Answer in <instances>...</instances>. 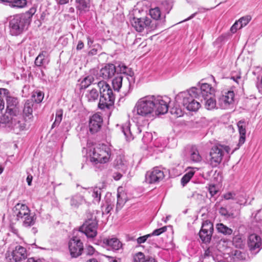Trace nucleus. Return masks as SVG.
Wrapping results in <instances>:
<instances>
[{"label":"nucleus","instance_id":"obj_1","mask_svg":"<svg viewBox=\"0 0 262 262\" xmlns=\"http://www.w3.org/2000/svg\"><path fill=\"white\" fill-rule=\"evenodd\" d=\"M6 97L7 107L5 114L0 117V124L17 134L26 126L21 114V106L17 97L8 94Z\"/></svg>","mask_w":262,"mask_h":262},{"label":"nucleus","instance_id":"obj_2","mask_svg":"<svg viewBox=\"0 0 262 262\" xmlns=\"http://www.w3.org/2000/svg\"><path fill=\"white\" fill-rule=\"evenodd\" d=\"M167 100L161 96L148 95L138 100L135 110L138 115L144 117L164 114L168 110Z\"/></svg>","mask_w":262,"mask_h":262},{"label":"nucleus","instance_id":"obj_3","mask_svg":"<svg viewBox=\"0 0 262 262\" xmlns=\"http://www.w3.org/2000/svg\"><path fill=\"white\" fill-rule=\"evenodd\" d=\"M200 96L199 88L192 87L187 91L179 93L176 96L177 102L181 103L188 111L196 112L201 107V104L195 100Z\"/></svg>","mask_w":262,"mask_h":262},{"label":"nucleus","instance_id":"obj_4","mask_svg":"<svg viewBox=\"0 0 262 262\" xmlns=\"http://www.w3.org/2000/svg\"><path fill=\"white\" fill-rule=\"evenodd\" d=\"M100 94L98 107L102 110H111L113 107L115 96L110 86L103 80L97 83Z\"/></svg>","mask_w":262,"mask_h":262},{"label":"nucleus","instance_id":"obj_5","mask_svg":"<svg viewBox=\"0 0 262 262\" xmlns=\"http://www.w3.org/2000/svg\"><path fill=\"white\" fill-rule=\"evenodd\" d=\"M13 211L17 220L22 222L24 227H30L35 224L36 217L30 213V210L26 205L17 203L15 206Z\"/></svg>","mask_w":262,"mask_h":262},{"label":"nucleus","instance_id":"obj_6","mask_svg":"<svg viewBox=\"0 0 262 262\" xmlns=\"http://www.w3.org/2000/svg\"><path fill=\"white\" fill-rule=\"evenodd\" d=\"M111 155V150L105 145L95 147L92 154H90V161L94 164L105 163L109 161Z\"/></svg>","mask_w":262,"mask_h":262},{"label":"nucleus","instance_id":"obj_7","mask_svg":"<svg viewBox=\"0 0 262 262\" xmlns=\"http://www.w3.org/2000/svg\"><path fill=\"white\" fill-rule=\"evenodd\" d=\"M230 150L228 146L220 145L212 147L209 154V163L213 167L217 166L221 163L225 152L228 154Z\"/></svg>","mask_w":262,"mask_h":262},{"label":"nucleus","instance_id":"obj_8","mask_svg":"<svg viewBox=\"0 0 262 262\" xmlns=\"http://www.w3.org/2000/svg\"><path fill=\"white\" fill-rule=\"evenodd\" d=\"M134 82L135 78L133 76L128 77L117 73L112 80V85L115 91H119L122 88L126 93L129 92Z\"/></svg>","mask_w":262,"mask_h":262},{"label":"nucleus","instance_id":"obj_9","mask_svg":"<svg viewBox=\"0 0 262 262\" xmlns=\"http://www.w3.org/2000/svg\"><path fill=\"white\" fill-rule=\"evenodd\" d=\"M31 17H14L10 21V32L12 35L17 36L27 29Z\"/></svg>","mask_w":262,"mask_h":262},{"label":"nucleus","instance_id":"obj_10","mask_svg":"<svg viewBox=\"0 0 262 262\" xmlns=\"http://www.w3.org/2000/svg\"><path fill=\"white\" fill-rule=\"evenodd\" d=\"M69 249L72 257H77L81 255L83 251V245L80 238L77 236H73L69 242Z\"/></svg>","mask_w":262,"mask_h":262},{"label":"nucleus","instance_id":"obj_11","mask_svg":"<svg viewBox=\"0 0 262 262\" xmlns=\"http://www.w3.org/2000/svg\"><path fill=\"white\" fill-rule=\"evenodd\" d=\"M213 230V225L211 222L206 220L203 222L202 227L199 234L200 238L203 243H210Z\"/></svg>","mask_w":262,"mask_h":262},{"label":"nucleus","instance_id":"obj_12","mask_svg":"<svg viewBox=\"0 0 262 262\" xmlns=\"http://www.w3.org/2000/svg\"><path fill=\"white\" fill-rule=\"evenodd\" d=\"M164 178V172L159 167H155L145 174V182L148 184L158 183Z\"/></svg>","mask_w":262,"mask_h":262},{"label":"nucleus","instance_id":"obj_13","mask_svg":"<svg viewBox=\"0 0 262 262\" xmlns=\"http://www.w3.org/2000/svg\"><path fill=\"white\" fill-rule=\"evenodd\" d=\"M151 21L149 17H132L130 23L133 27L139 32L143 31L147 28Z\"/></svg>","mask_w":262,"mask_h":262},{"label":"nucleus","instance_id":"obj_14","mask_svg":"<svg viewBox=\"0 0 262 262\" xmlns=\"http://www.w3.org/2000/svg\"><path fill=\"white\" fill-rule=\"evenodd\" d=\"M97 225L98 222L84 223L80 227L79 231L84 233L88 237L93 238L97 234Z\"/></svg>","mask_w":262,"mask_h":262},{"label":"nucleus","instance_id":"obj_15","mask_svg":"<svg viewBox=\"0 0 262 262\" xmlns=\"http://www.w3.org/2000/svg\"><path fill=\"white\" fill-rule=\"evenodd\" d=\"M234 94L233 91H228L225 95L220 96L218 99V104L222 109H227L234 101Z\"/></svg>","mask_w":262,"mask_h":262},{"label":"nucleus","instance_id":"obj_16","mask_svg":"<svg viewBox=\"0 0 262 262\" xmlns=\"http://www.w3.org/2000/svg\"><path fill=\"white\" fill-rule=\"evenodd\" d=\"M102 118L98 114L93 115L89 120V130L92 134L98 132L102 125Z\"/></svg>","mask_w":262,"mask_h":262},{"label":"nucleus","instance_id":"obj_17","mask_svg":"<svg viewBox=\"0 0 262 262\" xmlns=\"http://www.w3.org/2000/svg\"><path fill=\"white\" fill-rule=\"evenodd\" d=\"M248 245L251 251L257 253L261 248V238L256 234H252L249 236Z\"/></svg>","mask_w":262,"mask_h":262},{"label":"nucleus","instance_id":"obj_18","mask_svg":"<svg viewBox=\"0 0 262 262\" xmlns=\"http://www.w3.org/2000/svg\"><path fill=\"white\" fill-rule=\"evenodd\" d=\"M103 246L107 247L108 249L114 251H118L122 249V243L116 237L105 238L103 239Z\"/></svg>","mask_w":262,"mask_h":262},{"label":"nucleus","instance_id":"obj_19","mask_svg":"<svg viewBox=\"0 0 262 262\" xmlns=\"http://www.w3.org/2000/svg\"><path fill=\"white\" fill-rule=\"evenodd\" d=\"M11 255L15 262H19L27 258V250L24 247L17 245L12 251Z\"/></svg>","mask_w":262,"mask_h":262},{"label":"nucleus","instance_id":"obj_20","mask_svg":"<svg viewBox=\"0 0 262 262\" xmlns=\"http://www.w3.org/2000/svg\"><path fill=\"white\" fill-rule=\"evenodd\" d=\"M116 72V66L113 64L109 63L100 70L99 75L104 79H108L115 75Z\"/></svg>","mask_w":262,"mask_h":262},{"label":"nucleus","instance_id":"obj_21","mask_svg":"<svg viewBox=\"0 0 262 262\" xmlns=\"http://www.w3.org/2000/svg\"><path fill=\"white\" fill-rule=\"evenodd\" d=\"M237 125L238 127V132L240 135L238 143L237 145V147L235 148L233 152L238 149L242 145H243L245 142L246 139V122L245 120H240L237 123Z\"/></svg>","mask_w":262,"mask_h":262},{"label":"nucleus","instance_id":"obj_22","mask_svg":"<svg viewBox=\"0 0 262 262\" xmlns=\"http://www.w3.org/2000/svg\"><path fill=\"white\" fill-rule=\"evenodd\" d=\"M114 167L121 171L123 173L127 170V164L124 157L122 156H118L114 162Z\"/></svg>","mask_w":262,"mask_h":262},{"label":"nucleus","instance_id":"obj_23","mask_svg":"<svg viewBox=\"0 0 262 262\" xmlns=\"http://www.w3.org/2000/svg\"><path fill=\"white\" fill-rule=\"evenodd\" d=\"M199 89L200 90V95L201 94L203 98L212 96L214 95V89L208 83H202Z\"/></svg>","mask_w":262,"mask_h":262},{"label":"nucleus","instance_id":"obj_24","mask_svg":"<svg viewBox=\"0 0 262 262\" xmlns=\"http://www.w3.org/2000/svg\"><path fill=\"white\" fill-rule=\"evenodd\" d=\"M85 201V200L83 196L79 194H76L71 196L70 198V205L73 208H78Z\"/></svg>","mask_w":262,"mask_h":262},{"label":"nucleus","instance_id":"obj_25","mask_svg":"<svg viewBox=\"0 0 262 262\" xmlns=\"http://www.w3.org/2000/svg\"><path fill=\"white\" fill-rule=\"evenodd\" d=\"M250 20V19H248V17H241L237 21H235L231 27V31L233 33L236 32L238 29H241L242 27L246 26Z\"/></svg>","mask_w":262,"mask_h":262},{"label":"nucleus","instance_id":"obj_26","mask_svg":"<svg viewBox=\"0 0 262 262\" xmlns=\"http://www.w3.org/2000/svg\"><path fill=\"white\" fill-rule=\"evenodd\" d=\"M116 67V74L119 75L124 74L123 76L128 77L133 76L134 77V73L130 69L122 63H119Z\"/></svg>","mask_w":262,"mask_h":262},{"label":"nucleus","instance_id":"obj_27","mask_svg":"<svg viewBox=\"0 0 262 262\" xmlns=\"http://www.w3.org/2000/svg\"><path fill=\"white\" fill-rule=\"evenodd\" d=\"M204 107L207 110H213L216 108V101L213 96L204 98Z\"/></svg>","mask_w":262,"mask_h":262},{"label":"nucleus","instance_id":"obj_28","mask_svg":"<svg viewBox=\"0 0 262 262\" xmlns=\"http://www.w3.org/2000/svg\"><path fill=\"white\" fill-rule=\"evenodd\" d=\"M33 100H27L26 101L23 109V114L24 117H28V119H31L33 117Z\"/></svg>","mask_w":262,"mask_h":262},{"label":"nucleus","instance_id":"obj_29","mask_svg":"<svg viewBox=\"0 0 262 262\" xmlns=\"http://www.w3.org/2000/svg\"><path fill=\"white\" fill-rule=\"evenodd\" d=\"M76 3L77 10L85 12L89 10L91 0H76Z\"/></svg>","mask_w":262,"mask_h":262},{"label":"nucleus","instance_id":"obj_30","mask_svg":"<svg viewBox=\"0 0 262 262\" xmlns=\"http://www.w3.org/2000/svg\"><path fill=\"white\" fill-rule=\"evenodd\" d=\"M85 97L89 102H94L97 100L99 93L96 89H92L86 91Z\"/></svg>","mask_w":262,"mask_h":262},{"label":"nucleus","instance_id":"obj_31","mask_svg":"<svg viewBox=\"0 0 262 262\" xmlns=\"http://www.w3.org/2000/svg\"><path fill=\"white\" fill-rule=\"evenodd\" d=\"M114 198H107L106 205L102 206V214H108L114 207Z\"/></svg>","mask_w":262,"mask_h":262},{"label":"nucleus","instance_id":"obj_32","mask_svg":"<svg viewBox=\"0 0 262 262\" xmlns=\"http://www.w3.org/2000/svg\"><path fill=\"white\" fill-rule=\"evenodd\" d=\"M217 231L225 235H231L233 232V230L227 226H225L222 223H219L216 226Z\"/></svg>","mask_w":262,"mask_h":262},{"label":"nucleus","instance_id":"obj_33","mask_svg":"<svg viewBox=\"0 0 262 262\" xmlns=\"http://www.w3.org/2000/svg\"><path fill=\"white\" fill-rule=\"evenodd\" d=\"M126 194L124 192L117 193V202L116 204V210H118L120 209L125 203L126 202Z\"/></svg>","mask_w":262,"mask_h":262},{"label":"nucleus","instance_id":"obj_34","mask_svg":"<svg viewBox=\"0 0 262 262\" xmlns=\"http://www.w3.org/2000/svg\"><path fill=\"white\" fill-rule=\"evenodd\" d=\"M122 131L127 140H130L133 139L134 137H133L132 133L130 129L129 122H126L122 126Z\"/></svg>","mask_w":262,"mask_h":262},{"label":"nucleus","instance_id":"obj_35","mask_svg":"<svg viewBox=\"0 0 262 262\" xmlns=\"http://www.w3.org/2000/svg\"><path fill=\"white\" fill-rule=\"evenodd\" d=\"M92 196L93 197V202L99 203L101 200V189L98 187L92 188L91 190Z\"/></svg>","mask_w":262,"mask_h":262},{"label":"nucleus","instance_id":"obj_36","mask_svg":"<svg viewBox=\"0 0 262 262\" xmlns=\"http://www.w3.org/2000/svg\"><path fill=\"white\" fill-rule=\"evenodd\" d=\"M190 159L194 162H199L201 160V157L200 155L198 149L194 147H192L191 149Z\"/></svg>","mask_w":262,"mask_h":262},{"label":"nucleus","instance_id":"obj_37","mask_svg":"<svg viewBox=\"0 0 262 262\" xmlns=\"http://www.w3.org/2000/svg\"><path fill=\"white\" fill-rule=\"evenodd\" d=\"M62 114L63 111L61 109H59L56 111L55 119L52 124V128L59 125L62 119Z\"/></svg>","mask_w":262,"mask_h":262},{"label":"nucleus","instance_id":"obj_38","mask_svg":"<svg viewBox=\"0 0 262 262\" xmlns=\"http://www.w3.org/2000/svg\"><path fill=\"white\" fill-rule=\"evenodd\" d=\"M94 78L92 76H88L85 77L80 83L81 89H86L88 88L93 81Z\"/></svg>","mask_w":262,"mask_h":262},{"label":"nucleus","instance_id":"obj_39","mask_svg":"<svg viewBox=\"0 0 262 262\" xmlns=\"http://www.w3.org/2000/svg\"><path fill=\"white\" fill-rule=\"evenodd\" d=\"M32 97L33 99V100L35 101L36 103H39L42 101L44 97V94L42 92L37 91L33 93Z\"/></svg>","mask_w":262,"mask_h":262},{"label":"nucleus","instance_id":"obj_40","mask_svg":"<svg viewBox=\"0 0 262 262\" xmlns=\"http://www.w3.org/2000/svg\"><path fill=\"white\" fill-rule=\"evenodd\" d=\"M194 171L190 170L184 175L181 181V184L183 186H184L190 181L191 178L194 175Z\"/></svg>","mask_w":262,"mask_h":262},{"label":"nucleus","instance_id":"obj_41","mask_svg":"<svg viewBox=\"0 0 262 262\" xmlns=\"http://www.w3.org/2000/svg\"><path fill=\"white\" fill-rule=\"evenodd\" d=\"M133 262H144L146 256L141 252L136 253L133 255Z\"/></svg>","mask_w":262,"mask_h":262},{"label":"nucleus","instance_id":"obj_42","mask_svg":"<svg viewBox=\"0 0 262 262\" xmlns=\"http://www.w3.org/2000/svg\"><path fill=\"white\" fill-rule=\"evenodd\" d=\"M6 95L9 94V92L7 89L1 88L0 89V110H2L4 108L5 103L4 101V96L2 94Z\"/></svg>","mask_w":262,"mask_h":262},{"label":"nucleus","instance_id":"obj_43","mask_svg":"<svg viewBox=\"0 0 262 262\" xmlns=\"http://www.w3.org/2000/svg\"><path fill=\"white\" fill-rule=\"evenodd\" d=\"M10 5L13 7L22 8L27 4L26 0H14L10 3Z\"/></svg>","mask_w":262,"mask_h":262},{"label":"nucleus","instance_id":"obj_44","mask_svg":"<svg viewBox=\"0 0 262 262\" xmlns=\"http://www.w3.org/2000/svg\"><path fill=\"white\" fill-rule=\"evenodd\" d=\"M170 113L172 115H174L176 117H179L183 115V112L179 107L174 106L170 108Z\"/></svg>","mask_w":262,"mask_h":262},{"label":"nucleus","instance_id":"obj_45","mask_svg":"<svg viewBox=\"0 0 262 262\" xmlns=\"http://www.w3.org/2000/svg\"><path fill=\"white\" fill-rule=\"evenodd\" d=\"M234 260H242L245 258V254L240 250H235L232 254Z\"/></svg>","mask_w":262,"mask_h":262},{"label":"nucleus","instance_id":"obj_46","mask_svg":"<svg viewBox=\"0 0 262 262\" xmlns=\"http://www.w3.org/2000/svg\"><path fill=\"white\" fill-rule=\"evenodd\" d=\"M94 222H97L96 215L90 212L86 213V219L84 223H92Z\"/></svg>","mask_w":262,"mask_h":262},{"label":"nucleus","instance_id":"obj_47","mask_svg":"<svg viewBox=\"0 0 262 262\" xmlns=\"http://www.w3.org/2000/svg\"><path fill=\"white\" fill-rule=\"evenodd\" d=\"M45 56L43 54V53L39 54L36 58L35 60V64L36 66H41L43 65L45 60Z\"/></svg>","mask_w":262,"mask_h":262},{"label":"nucleus","instance_id":"obj_48","mask_svg":"<svg viewBox=\"0 0 262 262\" xmlns=\"http://www.w3.org/2000/svg\"><path fill=\"white\" fill-rule=\"evenodd\" d=\"M167 230V227L164 226L162 228L155 230L151 233L149 234L150 236H158L165 232Z\"/></svg>","mask_w":262,"mask_h":262},{"label":"nucleus","instance_id":"obj_49","mask_svg":"<svg viewBox=\"0 0 262 262\" xmlns=\"http://www.w3.org/2000/svg\"><path fill=\"white\" fill-rule=\"evenodd\" d=\"M150 16H161V11L159 7L151 8L149 10Z\"/></svg>","mask_w":262,"mask_h":262},{"label":"nucleus","instance_id":"obj_50","mask_svg":"<svg viewBox=\"0 0 262 262\" xmlns=\"http://www.w3.org/2000/svg\"><path fill=\"white\" fill-rule=\"evenodd\" d=\"M219 213L221 215L227 217H229L232 215V213H229L226 208L223 207L220 208Z\"/></svg>","mask_w":262,"mask_h":262},{"label":"nucleus","instance_id":"obj_51","mask_svg":"<svg viewBox=\"0 0 262 262\" xmlns=\"http://www.w3.org/2000/svg\"><path fill=\"white\" fill-rule=\"evenodd\" d=\"M84 252L87 255H92L95 253V250L92 246H88L85 248Z\"/></svg>","mask_w":262,"mask_h":262},{"label":"nucleus","instance_id":"obj_52","mask_svg":"<svg viewBox=\"0 0 262 262\" xmlns=\"http://www.w3.org/2000/svg\"><path fill=\"white\" fill-rule=\"evenodd\" d=\"M149 237H150V236L149 234H148L138 237L137 239L138 244H140L145 243L147 239Z\"/></svg>","mask_w":262,"mask_h":262},{"label":"nucleus","instance_id":"obj_53","mask_svg":"<svg viewBox=\"0 0 262 262\" xmlns=\"http://www.w3.org/2000/svg\"><path fill=\"white\" fill-rule=\"evenodd\" d=\"M208 191L210 194L211 196H213L217 192V190L214 185L209 186L208 188Z\"/></svg>","mask_w":262,"mask_h":262},{"label":"nucleus","instance_id":"obj_54","mask_svg":"<svg viewBox=\"0 0 262 262\" xmlns=\"http://www.w3.org/2000/svg\"><path fill=\"white\" fill-rule=\"evenodd\" d=\"M37 7L34 5L32 7L29 11L26 12V14L30 15V16H32L34 15L36 12Z\"/></svg>","mask_w":262,"mask_h":262},{"label":"nucleus","instance_id":"obj_55","mask_svg":"<svg viewBox=\"0 0 262 262\" xmlns=\"http://www.w3.org/2000/svg\"><path fill=\"white\" fill-rule=\"evenodd\" d=\"M122 173L123 172H121V171L120 172H114L113 175V178L115 180H119L122 177Z\"/></svg>","mask_w":262,"mask_h":262},{"label":"nucleus","instance_id":"obj_56","mask_svg":"<svg viewBox=\"0 0 262 262\" xmlns=\"http://www.w3.org/2000/svg\"><path fill=\"white\" fill-rule=\"evenodd\" d=\"M235 195V193L229 192L225 193L224 195V198L226 200L233 199Z\"/></svg>","mask_w":262,"mask_h":262},{"label":"nucleus","instance_id":"obj_57","mask_svg":"<svg viewBox=\"0 0 262 262\" xmlns=\"http://www.w3.org/2000/svg\"><path fill=\"white\" fill-rule=\"evenodd\" d=\"M162 5L167 6L165 11L168 13L172 7L171 4L168 3L167 1H165L163 2Z\"/></svg>","mask_w":262,"mask_h":262},{"label":"nucleus","instance_id":"obj_58","mask_svg":"<svg viewBox=\"0 0 262 262\" xmlns=\"http://www.w3.org/2000/svg\"><path fill=\"white\" fill-rule=\"evenodd\" d=\"M233 242L234 243H235V242L238 243V244H236V246H240L242 243L241 238L238 236L234 237L233 239Z\"/></svg>","mask_w":262,"mask_h":262},{"label":"nucleus","instance_id":"obj_59","mask_svg":"<svg viewBox=\"0 0 262 262\" xmlns=\"http://www.w3.org/2000/svg\"><path fill=\"white\" fill-rule=\"evenodd\" d=\"M144 262H157V261L154 257L150 256H146V258Z\"/></svg>","mask_w":262,"mask_h":262},{"label":"nucleus","instance_id":"obj_60","mask_svg":"<svg viewBox=\"0 0 262 262\" xmlns=\"http://www.w3.org/2000/svg\"><path fill=\"white\" fill-rule=\"evenodd\" d=\"M32 179H33V177L31 174H29L26 179L28 185H29V186L31 185Z\"/></svg>","mask_w":262,"mask_h":262},{"label":"nucleus","instance_id":"obj_61","mask_svg":"<svg viewBox=\"0 0 262 262\" xmlns=\"http://www.w3.org/2000/svg\"><path fill=\"white\" fill-rule=\"evenodd\" d=\"M84 47V44L83 42L81 40L78 41V45L77 46V50H81Z\"/></svg>","mask_w":262,"mask_h":262},{"label":"nucleus","instance_id":"obj_62","mask_svg":"<svg viewBox=\"0 0 262 262\" xmlns=\"http://www.w3.org/2000/svg\"><path fill=\"white\" fill-rule=\"evenodd\" d=\"M27 262H41L40 259H35L34 258H29L27 260Z\"/></svg>","mask_w":262,"mask_h":262},{"label":"nucleus","instance_id":"obj_63","mask_svg":"<svg viewBox=\"0 0 262 262\" xmlns=\"http://www.w3.org/2000/svg\"><path fill=\"white\" fill-rule=\"evenodd\" d=\"M211 255V251L209 249H207L204 253V257L209 256Z\"/></svg>","mask_w":262,"mask_h":262},{"label":"nucleus","instance_id":"obj_64","mask_svg":"<svg viewBox=\"0 0 262 262\" xmlns=\"http://www.w3.org/2000/svg\"><path fill=\"white\" fill-rule=\"evenodd\" d=\"M68 2H69V0H60L59 1V4L60 5H63V4L68 3Z\"/></svg>","mask_w":262,"mask_h":262}]
</instances>
